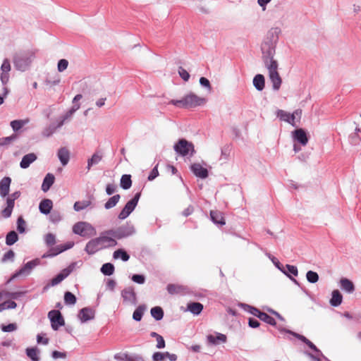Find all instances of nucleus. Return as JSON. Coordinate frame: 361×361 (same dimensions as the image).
<instances>
[{"mask_svg": "<svg viewBox=\"0 0 361 361\" xmlns=\"http://www.w3.org/2000/svg\"><path fill=\"white\" fill-rule=\"evenodd\" d=\"M281 33V30L279 27L270 28L261 44L262 60L264 66L268 70L269 78L272 83V88L275 91H278L280 89L282 83L281 78L278 72L279 64L274 58Z\"/></svg>", "mask_w": 361, "mask_h": 361, "instance_id": "f257e3e1", "label": "nucleus"}, {"mask_svg": "<svg viewBox=\"0 0 361 361\" xmlns=\"http://www.w3.org/2000/svg\"><path fill=\"white\" fill-rule=\"evenodd\" d=\"M281 33V30L279 27L270 28L261 44L262 60L264 66L268 70L269 78L272 83V88L275 91H278L280 89L282 83L281 78L278 72L279 64L274 58Z\"/></svg>", "mask_w": 361, "mask_h": 361, "instance_id": "f03ea898", "label": "nucleus"}, {"mask_svg": "<svg viewBox=\"0 0 361 361\" xmlns=\"http://www.w3.org/2000/svg\"><path fill=\"white\" fill-rule=\"evenodd\" d=\"M116 245V240L111 237L110 233H107V231H105L101 233L98 238L90 240L86 244L85 250L89 255H93L100 250L114 247Z\"/></svg>", "mask_w": 361, "mask_h": 361, "instance_id": "7ed1b4c3", "label": "nucleus"}, {"mask_svg": "<svg viewBox=\"0 0 361 361\" xmlns=\"http://www.w3.org/2000/svg\"><path fill=\"white\" fill-rule=\"evenodd\" d=\"M206 102L207 99L205 98L199 97L192 92H190L181 99H172L170 102V104L178 107L188 109L202 106Z\"/></svg>", "mask_w": 361, "mask_h": 361, "instance_id": "20e7f679", "label": "nucleus"}, {"mask_svg": "<svg viewBox=\"0 0 361 361\" xmlns=\"http://www.w3.org/2000/svg\"><path fill=\"white\" fill-rule=\"evenodd\" d=\"M35 58L32 51H22L16 53L13 56V62L16 70L24 72L27 71Z\"/></svg>", "mask_w": 361, "mask_h": 361, "instance_id": "39448f33", "label": "nucleus"}, {"mask_svg": "<svg viewBox=\"0 0 361 361\" xmlns=\"http://www.w3.org/2000/svg\"><path fill=\"white\" fill-rule=\"evenodd\" d=\"M73 232L82 237H91L97 233L95 228L86 221H80L74 224Z\"/></svg>", "mask_w": 361, "mask_h": 361, "instance_id": "423d86ee", "label": "nucleus"}, {"mask_svg": "<svg viewBox=\"0 0 361 361\" xmlns=\"http://www.w3.org/2000/svg\"><path fill=\"white\" fill-rule=\"evenodd\" d=\"M112 238L121 239L133 235L135 233V227L130 224L123 225L116 229L108 230Z\"/></svg>", "mask_w": 361, "mask_h": 361, "instance_id": "0eeeda50", "label": "nucleus"}, {"mask_svg": "<svg viewBox=\"0 0 361 361\" xmlns=\"http://www.w3.org/2000/svg\"><path fill=\"white\" fill-rule=\"evenodd\" d=\"M174 150L181 156H192L195 153L194 145L185 139L180 140L173 147Z\"/></svg>", "mask_w": 361, "mask_h": 361, "instance_id": "6e6552de", "label": "nucleus"}, {"mask_svg": "<svg viewBox=\"0 0 361 361\" xmlns=\"http://www.w3.org/2000/svg\"><path fill=\"white\" fill-rule=\"evenodd\" d=\"M140 197V193L135 194L134 197L128 201L119 213L118 218L121 220L126 219L135 209Z\"/></svg>", "mask_w": 361, "mask_h": 361, "instance_id": "1a4fd4ad", "label": "nucleus"}, {"mask_svg": "<svg viewBox=\"0 0 361 361\" xmlns=\"http://www.w3.org/2000/svg\"><path fill=\"white\" fill-rule=\"evenodd\" d=\"M77 262L71 263L68 267L63 269L59 274H57L51 281V286H54L60 283L64 280L73 270L75 269Z\"/></svg>", "mask_w": 361, "mask_h": 361, "instance_id": "9d476101", "label": "nucleus"}, {"mask_svg": "<svg viewBox=\"0 0 361 361\" xmlns=\"http://www.w3.org/2000/svg\"><path fill=\"white\" fill-rule=\"evenodd\" d=\"M0 80L1 83L6 85L10 78V71H11V61L8 59H4L0 68Z\"/></svg>", "mask_w": 361, "mask_h": 361, "instance_id": "9b49d317", "label": "nucleus"}, {"mask_svg": "<svg viewBox=\"0 0 361 361\" xmlns=\"http://www.w3.org/2000/svg\"><path fill=\"white\" fill-rule=\"evenodd\" d=\"M48 317L51 323V327L54 330H57L59 326L65 324L64 319L59 310H51L49 312Z\"/></svg>", "mask_w": 361, "mask_h": 361, "instance_id": "f8f14e48", "label": "nucleus"}, {"mask_svg": "<svg viewBox=\"0 0 361 361\" xmlns=\"http://www.w3.org/2000/svg\"><path fill=\"white\" fill-rule=\"evenodd\" d=\"M121 297L123 302L128 305H135L137 304V297L135 290L133 287L129 286L124 288L121 292Z\"/></svg>", "mask_w": 361, "mask_h": 361, "instance_id": "ddd939ff", "label": "nucleus"}, {"mask_svg": "<svg viewBox=\"0 0 361 361\" xmlns=\"http://www.w3.org/2000/svg\"><path fill=\"white\" fill-rule=\"evenodd\" d=\"M40 263V260L39 259H35L32 261L27 262L18 271H17L13 276V278H16L19 276H27L30 274L32 270L39 265Z\"/></svg>", "mask_w": 361, "mask_h": 361, "instance_id": "4468645a", "label": "nucleus"}, {"mask_svg": "<svg viewBox=\"0 0 361 361\" xmlns=\"http://www.w3.org/2000/svg\"><path fill=\"white\" fill-rule=\"evenodd\" d=\"M80 107L79 104H74L68 111H67L63 116L60 117L58 122V127H62L66 123L71 121L73 114Z\"/></svg>", "mask_w": 361, "mask_h": 361, "instance_id": "2eb2a0df", "label": "nucleus"}, {"mask_svg": "<svg viewBox=\"0 0 361 361\" xmlns=\"http://www.w3.org/2000/svg\"><path fill=\"white\" fill-rule=\"evenodd\" d=\"M95 312L90 307H84L81 309L78 313V319L82 323L87 322L94 318Z\"/></svg>", "mask_w": 361, "mask_h": 361, "instance_id": "dca6fc26", "label": "nucleus"}, {"mask_svg": "<svg viewBox=\"0 0 361 361\" xmlns=\"http://www.w3.org/2000/svg\"><path fill=\"white\" fill-rule=\"evenodd\" d=\"M207 342L212 345H219L225 343L227 341V337L225 334L216 332L215 334H209L207 336Z\"/></svg>", "mask_w": 361, "mask_h": 361, "instance_id": "f3484780", "label": "nucleus"}, {"mask_svg": "<svg viewBox=\"0 0 361 361\" xmlns=\"http://www.w3.org/2000/svg\"><path fill=\"white\" fill-rule=\"evenodd\" d=\"M191 171L197 176L204 179L208 176V171L199 163H195L190 166Z\"/></svg>", "mask_w": 361, "mask_h": 361, "instance_id": "a211bd4d", "label": "nucleus"}, {"mask_svg": "<svg viewBox=\"0 0 361 361\" xmlns=\"http://www.w3.org/2000/svg\"><path fill=\"white\" fill-rule=\"evenodd\" d=\"M292 134L293 139L300 142L302 145L305 146L308 142L306 132L303 129H297L294 130Z\"/></svg>", "mask_w": 361, "mask_h": 361, "instance_id": "6ab92c4d", "label": "nucleus"}, {"mask_svg": "<svg viewBox=\"0 0 361 361\" xmlns=\"http://www.w3.org/2000/svg\"><path fill=\"white\" fill-rule=\"evenodd\" d=\"M11 178L10 177H4L0 180V196L1 197H6L10 190Z\"/></svg>", "mask_w": 361, "mask_h": 361, "instance_id": "aec40b11", "label": "nucleus"}, {"mask_svg": "<svg viewBox=\"0 0 361 361\" xmlns=\"http://www.w3.org/2000/svg\"><path fill=\"white\" fill-rule=\"evenodd\" d=\"M58 158L63 166L68 164L70 159V152L66 147H61L58 150Z\"/></svg>", "mask_w": 361, "mask_h": 361, "instance_id": "412c9836", "label": "nucleus"}, {"mask_svg": "<svg viewBox=\"0 0 361 361\" xmlns=\"http://www.w3.org/2000/svg\"><path fill=\"white\" fill-rule=\"evenodd\" d=\"M37 159V155L35 153H29L25 155L20 163L22 169H27L30 165Z\"/></svg>", "mask_w": 361, "mask_h": 361, "instance_id": "4be33fe9", "label": "nucleus"}, {"mask_svg": "<svg viewBox=\"0 0 361 361\" xmlns=\"http://www.w3.org/2000/svg\"><path fill=\"white\" fill-rule=\"evenodd\" d=\"M53 207V202L49 199L42 200L39 204V209L42 214H48L50 213Z\"/></svg>", "mask_w": 361, "mask_h": 361, "instance_id": "5701e85b", "label": "nucleus"}, {"mask_svg": "<svg viewBox=\"0 0 361 361\" xmlns=\"http://www.w3.org/2000/svg\"><path fill=\"white\" fill-rule=\"evenodd\" d=\"M276 116L281 121L287 122L291 124L293 126H295V122L292 120L291 114L286 111L279 109L276 111Z\"/></svg>", "mask_w": 361, "mask_h": 361, "instance_id": "b1692460", "label": "nucleus"}, {"mask_svg": "<svg viewBox=\"0 0 361 361\" xmlns=\"http://www.w3.org/2000/svg\"><path fill=\"white\" fill-rule=\"evenodd\" d=\"M73 243H69L66 247L59 246L55 248L51 249L49 252L47 254L43 255L42 257L45 258V257L56 256V255L60 254L61 252H62L63 251H65L69 248H71L73 247Z\"/></svg>", "mask_w": 361, "mask_h": 361, "instance_id": "393cba45", "label": "nucleus"}, {"mask_svg": "<svg viewBox=\"0 0 361 361\" xmlns=\"http://www.w3.org/2000/svg\"><path fill=\"white\" fill-rule=\"evenodd\" d=\"M252 83L257 90L262 91L265 86V79L264 75L262 74L256 75L253 78Z\"/></svg>", "mask_w": 361, "mask_h": 361, "instance_id": "a878e982", "label": "nucleus"}, {"mask_svg": "<svg viewBox=\"0 0 361 361\" xmlns=\"http://www.w3.org/2000/svg\"><path fill=\"white\" fill-rule=\"evenodd\" d=\"M15 201L7 197L6 198V207L1 211V214L4 218H8L12 214L13 209L14 207Z\"/></svg>", "mask_w": 361, "mask_h": 361, "instance_id": "bb28decb", "label": "nucleus"}, {"mask_svg": "<svg viewBox=\"0 0 361 361\" xmlns=\"http://www.w3.org/2000/svg\"><path fill=\"white\" fill-rule=\"evenodd\" d=\"M343 300V296L338 290H334L331 293V298L330 299V304L333 307H338L340 305Z\"/></svg>", "mask_w": 361, "mask_h": 361, "instance_id": "cd10ccee", "label": "nucleus"}, {"mask_svg": "<svg viewBox=\"0 0 361 361\" xmlns=\"http://www.w3.org/2000/svg\"><path fill=\"white\" fill-rule=\"evenodd\" d=\"M341 288L348 293H352L355 290L353 283L348 279L343 278L340 281Z\"/></svg>", "mask_w": 361, "mask_h": 361, "instance_id": "c85d7f7f", "label": "nucleus"}, {"mask_svg": "<svg viewBox=\"0 0 361 361\" xmlns=\"http://www.w3.org/2000/svg\"><path fill=\"white\" fill-rule=\"evenodd\" d=\"M54 179L55 178L54 175H52L51 173H47L43 180L42 190L44 192H47L51 188V186L54 184Z\"/></svg>", "mask_w": 361, "mask_h": 361, "instance_id": "c756f323", "label": "nucleus"}, {"mask_svg": "<svg viewBox=\"0 0 361 361\" xmlns=\"http://www.w3.org/2000/svg\"><path fill=\"white\" fill-rule=\"evenodd\" d=\"M210 216L212 221L216 224L224 225L225 221L224 219L222 213L218 211H211Z\"/></svg>", "mask_w": 361, "mask_h": 361, "instance_id": "7c9ffc66", "label": "nucleus"}, {"mask_svg": "<svg viewBox=\"0 0 361 361\" xmlns=\"http://www.w3.org/2000/svg\"><path fill=\"white\" fill-rule=\"evenodd\" d=\"M188 310L195 315H198L203 310V305L200 302H191L188 305Z\"/></svg>", "mask_w": 361, "mask_h": 361, "instance_id": "2f4dec72", "label": "nucleus"}, {"mask_svg": "<svg viewBox=\"0 0 361 361\" xmlns=\"http://www.w3.org/2000/svg\"><path fill=\"white\" fill-rule=\"evenodd\" d=\"M39 353L40 351L37 348H27L26 349V355L28 357H30L32 361H39Z\"/></svg>", "mask_w": 361, "mask_h": 361, "instance_id": "473e14b6", "label": "nucleus"}, {"mask_svg": "<svg viewBox=\"0 0 361 361\" xmlns=\"http://www.w3.org/2000/svg\"><path fill=\"white\" fill-rule=\"evenodd\" d=\"M30 122L29 118H25L23 120H14L11 122L10 125L13 130V131H18L21 128H23L25 125L27 124Z\"/></svg>", "mask_w": 361, "mask_h": 361, "instance_id": "72a5a7b5", "label": "nucleus"}, {"mask_svg": "<svg viewBox=\"0 0 361 361\" xmlns=\"http://www.w3.org/2000/svg\"><path fill=\"white\" fill-rule=\"evenodd\" d=\"M60 128L61 127H58V124L56 126L54 124H50L42 130V135L44 137H49L56 132L57 128Z\"/></svg>", "mask_w": 361, "mask_h": 361, "instance_id": "f704fd0d", "label": "nucleus"}, {"mask_svg": "<svg viewBox=\"0 0 361 361\" xmlns=\"http://www.w3.org/2000/svg\"><path fill=\"white\" fill-rule=\"evenodd\" d=\"M121 199L120 195H115L113 197H110L107 202L104 204V208L106 209H110L114 207Z\"/></svg>", "mask_w": 361, "mask_h": 361, "instance_id": "c9c22d12", "label": "nucleus"}, {"mask_svg": "<svg viewBox=\"0 0 361 361\" xmlns=\"http://www.w3.org/2000/svg\"><path fill=\"white\" fill-rule=\"evenodd\" d=\"M132 180L130 175H123L121 178V187L124 190H128L131 187Z\"/></svg>", "mask_w": 361, "mask_h": 361, "instance_id": "e433bc0d", "label": "nucleus"}, {"mask_svg": "<svg viewBox=\"0 0 361 361\" xmlns=\"http://www.w3.org/2000/svg\"><path fill=\"white\" fill-rule=\"evenodd\" d=\"M271 261L281 272H283L285 275L289 277L295 284L298 285V281L288 274V272L286 271L284 266L281 264L276 258L272 257Z\"/></svg>", "mask_w": 361, "mask_h": 361, "instance_id": "4c0bfd02", "label": "nucleus"}, {"mask_svg": "<svg viewBox=\"0 0 361 361\" xmlns=\"http://www.w3.org/2000/svg\"><path fill=\"white\" fill-rule=\"evenodd\" d=\"M18 240V235L16 231H12L8 233L6 237V244L7 245H12Z\"/></svg>", "mask_w": 361, "mask_h": 361, "instance_id": "58836bf2", "label": "nucleus"}, {"mask_svg": "<svg viewBox=\"0 0 361 361\" xmlns=\"http://www.w3.org/2000/svg\"><path fill=\"white\" fill-rule=\"evenodd\" d=\"M90 204L91 201L90 200L78 201L75 202L73 209L75 211L79 212L87 208Z\"/></svg>", "mask_w": 361, "mask_h": 361, "instance_id": "ea45409f", "label": "nucleus"}, {"mask_svg": "<svg viewBox=\"0 0 361 361\" xmlns=\"http://www.w3.org/2000/svg\"><path fill=\"white\" fill-rule=\"evenodd\" d=\"M152 316L157 320H161L164 317L163 310L160 307H154L151 309Z\"/></svg>", "mask_w": 361, "mask_h": 361, "instance_id": "a19ab883", "label": "nucleus"}, {"mask_svg": "<svg viewBox=\"0 0 361 361\" xmlns=\"http://www.w3.org/2000/svg\"><path fill=\"white\" fill-rule=\"evenodd\" d=\"M101 271L106 276H111L114 274V266L111 263H106L102 265Z\"/></svg>", "mask_w": 361, "mask_h": 361, "instance_id": "79ce46f5", "label": "nucleus"}, {"mask_svg": "<svg viewBox=\"0 0 361 361\" xmlns=\"http://www.w3.org/2000/svg\"><path fill=\"white\" fill-rule=\"evenodd\" d=\"M113 257L114 259L121 258V259L124 262L128 261L130 258L128 254L122 249L116 250L114 252Z\"/></svg>", "mask_w": 361, "mask_h": 361, "instance_id": "37998d69", "label": "nucleus"}, {"mask_svg": "<svg viewBox=\"0 0 361 361\" xmlns=\"http://www.w3.org/2000/svg\"><path fill=\"white\" fill-rule=\"evenodd\" d=\"M101 160L102 156L100 154L97 153L94 154L87 161V169L90 170L93 165L97 164Z\"/></svg>", "mask_w": 361, "mask_h": 361, "instance_id": "c03bdc74", "label": "nucleus"}, {"mask_svg": "<svg viewBox=\"0 0 361 361\" xmlns=\"http://www.w3.org/2000/svg\"><path fill=\"white\" fill-rule=\"evenodd\" d=\"M17 304L14 301L7 300L0 304V312L5 310L15 309Z\"/></svg>", "mask_w": 361, "mask_h": 361, "instance_id": "a18cd8bd", "label": "nucleus"}, {"mask_svg": "<svg viewBox=\"0 0 361 361\" xmlns=\"http://www.w3.org/2000/svg\"><path fill=\"white\" fill-rule=\"evenodd\" d=\"M64 302L66 305H73L76 302L75 296L71 292H66L64 295Z\"/></svg>", "mask_w": 361, "mask_h": 361, "instance_id": "49530a36", "label": "nucleus"}, {"mask_svg": "<svg viewBox=\"0 0 361 361\" xmlns=\"http://www.w3.org/2000/svg\"><path fill=\"white\" fill-rule=\"evenodd\" d=\"M259 319L272 326H275L276 324L275 319L273 317L264 312L263 314H259Z\"/></svg>", "mask_w": 361, "mask_h": 361, "instance_id": "de8ad7c7", "label": "nucleus"}, {"mask_svg": "<svg viewBox=\"0 0 361 361\" xmlns=\"http://www.w3.org/2000/svg\"><path fill=\"white\" fill-rule=\"evenodd\" d=\"M306 278L308 282L315 283L319 281V275L313 271H308L306 274Z\"/></svg>", "mask_w": 361, "mask_h": 361, "instance_id": "09e8293b", "label": "nucleus"}, {"mask_svg": "<svg viewBox=\"0 0 361 361\" xmlns=\"http://www.w3.org/2000/svg\"><path fill=\"white\" fill-rule=\"evenodd\" d=\"M145 307L142 306H139L133 312V318L137 322L141 320L143 313H144Z\"/></svg>", "mask_w": 361, "mask_h": 361, "instance_id": "8fccbe9b", "label": "nucleus"}, {"mask_svg": "<svg viewBox=\"0 0 361 361\" xmlns=\"http://www.w3.org/2000/svg\"><path fill=\"white\" fill-rule=\"evenodd\" d=\"M130 355L127 353H118L114 355V359L117 361H129Z\"/></svg>", "mask_w": 361, "mask_h": 361, "instance_id": "3c124183", "label": "nucleus"}, {"mask_svg": "<svg viewBox=\"0 0 361 361\" xmlns=\"http://www.w3.org/2000/svg\"><path fill=\"white\" fill-rule=\"evenodd\" d=\"M44 241L47 246L54 245L56 243V237L52 233H48L44 236Z\"/></svg>", "mask_w": 361, "mask_h": 361, "instance_id": "603ef678", "label": "nucleus"}, {"mask_svg": "<svg viewBox=\"0 0 361 361\" xmlns=\"http://www.w3.org/2000/svg\"><path fill=\"white\" fill-rule=\"evenodd\" d=\"M1 293L2 297L5 296L6 298H10L12 299H18L23 294V292H4Z\"/></svg>", "mask_w": 361, "mask_h": 361, "instance_id": "864d4df0", "label": "nucleus"}, {"mask_svg": "<svg viewBox=\"0 0 361 361\" xmlns=\"http://www.w3.org/2000/svg\"><path fill=\"white\" fill-rule=\"evenodd\" d=\"M17 229L20 233H24L25 231V221L21 216L18 217L17 220Z\"/></svg>", "mask_w": 361, "mask_h": 361, "instance_id": "5fc2aeb1", "label": "nucleus"}, {"mask_svg": "<svg viewBox=\"0 0 361 361\" xmlns=\"http://www.w3.org/2000/svg\"><path fill=\"white\" fill-rule=\"evenodd\" d=\"M286 271L288 272V274L290 276V274L293 276H296L298 274V269L295 266L286 264L284 266Z\"/></svg>", "mask_w": 361, "mask_h": 361, "instance_id": "6e6d98bb", "label": "nucleus"}, {"mask_svg": "<svg viewBox=\"0 0 361 361\" xmlns=\"http://www.w3.org/2000/svg\"><path fill=\"white\" fill-rule=\"evenodd\" d=\"M61 219V214L59 212H53L49 216L50 221L54 224L59 222Z\"/></svg>", "mask_w": 361, "mask_h": 361, "instance_id": "4d7b16f0", "label": "nucleus"}, {"mask_svg": "<svg viewBox=\"0 0 361 361\" xmlns=\"http://www.w3.org/2000/svg\"><path fill=\"white\" fill-rule=\"evenodd\" d=\"M68 66V61L66 59H61L58 62L57 69L59 72L65 71Z\"/></svg>", "mask_w": 361, "mask_h": 361, "instance_id": "13d9d810", "label": "nucleus"}, {"mask_svg": "<svg viewBox=\"0 0 361 361\" xmlns=\"http://www.w3.org/2000/svg\"><path fill=\"white\" fill-rule=\"evenodd\" d=\"M16 329L17 325L14 323L1 326V330L4 332H11L16 331Z\"/></svg>", "mask_w": 361, "mask_h": 361, "instance_id": "bf43d9fd", "label": "nucleus"}, {"mask_svg": "<svg viewBox=\"0 0 361 361\" xmlns=\"http://www.w3.org/2000/svg\"><path fill=\"white\" fill-rule=\"evenodd\" d=\"M178 74L184 81H188L190 78L188 72L182 67H179Z\"/></svg>", "mask_w": 361, "mask_h": 361, "instance_id": "052dcab7", "label": "nucleus"}, {"mask_svg": "<svg viewBox=\"0 0 361 361\" xmlns=\"http://www.w3.org/2000/svg\"><path fill=\"white\" fill-rule=\"evenodd\" d=\"M165 359V352H156L152 355L153 361H164Z\"/></svg>", "mask_w": 361, "mask_h": 361, "instance_id": "680f3d73", "label": "nucleus"}, {"mask_svg": "<svg viewBox=\"0 0 361 361\" xmlns=\"http://www.w3.org/2000/svg\"><path fill=\"white\" fill-rule=\"evenodd\" d=\"M306 345H308V347L311 348L312 350H314L315 353H317L318 355H321L325 360H327V358L322 354V353L317 348V346L312 342L309 341L308 342H307Z\"/></svg>", "mask_w": 361, "mask_h": 361, "instance_id": "e2e57ef3", "label": "nucleus"}, {"mask_svg": "<svg viewBox=\"0 0 361 361\" xmlns=\"http://www.w3.org/2000/svg\"><path fill=\"white\" fill-rule=\"evenodd\" d=\"M132 280L138 284H143L145 281V278L143 275L134 274L132 276Z\"/></svg>", "mask_w": 361, "mask_h": 361, "instance_id": "0e129e2a", "label": "nucleus"}, {"mask_svg": "<svg viewBox=\"0 0 361 361\" xmlns=\"http://www.w3.org/2000/svg\"><path fill=\"white\" fill-rule=\"evenodd\" d=\"M200 84L207 88L209 91H211V89H212V87H211V84H210V82L209 81V80L204 77H202L200 78Z\"/></svg>", "mask_w": 361, "mask_h": 361, "instance_id": "69168bd1", "label": "nucleus"}, {"mask_svg": "<svg viewBox=\"0 0 361 361\" xmlns=\"http://www.w3.org/2000/svg\"><path fill=\"white\" fill-rule=\"evenodd\" d=\"M14 256H15L14 252L13 250H8L4 255L3 258H2V262H4L9 259H13L14 258Z\"/></svg>", "mask_w": 361, "mask_h": 361, "instance_id": "338daca9", "label": "nucleus"}, {"mask_svg": "<svg viewBox=\"0 0 361 361\" xmlns=\"http://www.w3.org/2000/svg\"><path fill=\"white\" fill-rule=\"evenodd\" d=\"M129 361H145V360L140 355L130 354Z\"/></svg>", "mask_w": 361, "mask_h": 361, "instance_id": "774afa93", "label": "nucleus"}]
</instances>
